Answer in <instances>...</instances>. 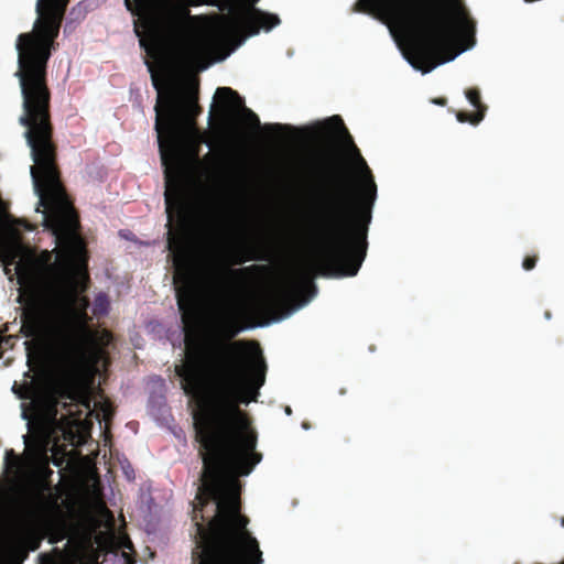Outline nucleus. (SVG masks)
Wrapping results in <instances>:
<instances>
[{
	"mask_svg": "<svg viewBox=\"0 0 564 564\" xmlns=\"http://www.w3.org/2000/svg\"><path fill=\"white\" fill-rule=\"evenodd\" d=\"M69 0H37V18L31 32L17 40L22 113L19 123L34 164L30 169L35 193L44 207L43 225L57 242L69 241L79 229V216L61 181L57 145L53 140L51 90L47 85V63L56 50V39Z\"/></svg>",
	"mask_w": 564,
	"mask_h": 564,
	"instance_id": "nucleus-1",
	"label": "nucleus"
},
{
	"mask_svg": "<svg viewBox=\"0 0 564 564\" xmlns=\"http://www.w3.org/2000/svg\"><path fill=\"white\" fill-rule=\"evenodd\" d=\"M318 129L322 138L340 144L343 155L323 152L313 165L312 171L328 185L314 223L321 242L314 268L327 276H354L366 257L377 185L339 116L326 119Z\"/></svg>",
	"mask_w": 564,
	"mask_h": 564,
	"instance_id": "nucleus-2",
	"label": "nucleus"
},
{
	"mask_svg": "<svg viewBox=\"0 0 564 564\" xmlns=\"http://www.w3.org/2000/svg\"><path fill=\"white\" fill-rule=\"evenodd\" d=\"M51 252L30 256L28 284L18 296L22 304L21 333L25 337L52 335L47 352L65 368L83 365L89 356L95 330L86 312L88 301L76 307V280L79 273L67 252L57 264Z\"/></svg>",
	"mask_w": 564,
	"mask_h": 564,
	"instance_id": "nucleus-3",
	"label": "nucleus"
},
{
	"mask_svg": "<svg viewBox=\"0 0 564 564\" xmlns=\"http://www.w3.org/2000/svg\"><path fill=\"white\" fill-rule=\"evenodd\" d=\"M259 463H203L193 502L196 546L192 564H262V552L241 514V482Z\"/></svg>",
	"mask_w": 564,
	"mask_h": 564,
	"instance_id": "nucleus-4",
	"label": "nucleus"
},
{
	"mask_svg": "<svg viewBox=\"0 0 564 564\" xmlns=\"http://www.w3.org/2000/svg\"><path fill=\"white\" fill-rule=\"evenodd\" d=\"M152 85L158 91L155 131L162 164L165 169L166 188L164 192L167 215V247L173 253L175 267L174 284L177 301H197V289L188 251V236L192 216L178 181H172L169 165L178 159L183 143L193 131L195 120L202 112L198 105V87L177 90L169 86L165 66L160 72L147 61Z\"/></svg>",
	"mask_w": 564,
	"mask_h": 564,
	"instance_id": "nucleus-5",
	"label": "nucleus"
},
{
	"mask_svg": "<svg viewBox=\"0 0 564 564\" xmlns=\"http://www.w3.org/2000/svg\"><path fill=\"white\" fill-rule=\"evenodd\" d=\"M446 0H357L351 12L369 14L390 29L411 35L406 58L422 73L453 61L458 52L454 45V26L445 10ZM455 22L468 35L475 33V22L459 0Z\"/></svg>",
	"mask_w": 564,
	"mask_h": 564,
	"instance_id": "nucleus-6",
	"label": "nucleus"
},
{
	"mask_svg": "<svg viewBox=\"0 0 564 564\" xmlns=\"http://www.w3.org/2000/svg\"><path fill=\"white\" fill-rule=\"evenodd\" d=\"M37 339V357L42 367L56 373L59 378L57 386L44 398L43 406L47 415L55 420L57 415V408L61 404L64 409L68 408L67 400L74 402L78 400V394L73 389V383L77 377L83 373L86 369L94 367L98 364L104 350L102 343L98 337V332L95 330V338L89 350L88 359L80 366L75 368H65L54 361L47 352L48 343H51L52 335L32 337Z\"/></svg>",
	"mask_w": 564,
	"mask_h": 564,
	"instance_id": "nucleus-7",
	"label": "nucleus"
},
{
	"mask_svg": "<svg viewBox=\"0 0 564 564\" xmlns=\"http://www.w3.org/2000/svg\"><path fill=\"white\" fill-rule=\"evenodd\" d=\"M259 0H192L193 6L212 4L229 14L223 18V29L227 33L257 35L260 30L270 31L280 24L276 14L264 12L254 7Z\"/></svg>",
	"mask_w": 564,
	"mask_h": 564,
	"instance_id": "nucleus-8",
	"label": "nucleus"
},
{
	"mask_svg": "<svg viewBox=\"0 0 564 564\" xmlns=\"http://www.w3.org/2000/svg\"><path fill=\"white\" fill-rule=\"evenodd\" d=\"M316 286L306 273L288 276L251 302L253 311L264 315H278L292 305H303L316 293Z\"/></svg>",
	"mask_w": 564,
	"mask_h": 564,
	"instance_id": "nucleus-9",
	"label": "nucleus"
},
{
	"mask_svg": "<svg viewBox=\"0 0 564 564\" xmlns=\"http://www.w3.org/2000/svg\"><path fill=\"white\" fill-rule=\"evenodd\" d=\"M215 99L220 104L225 111L237 112L242 111L248 122L254 128L260 127V120L258 116L250 109L245 107V100L239 94L230 87H219L216 90Z\"/></svg>",
	"mask_w": 564,
	"mask_h": 564,
	"instance_id": "nucleus-10",
	"label": "nucleus"
},
{
	"mask_svg": "<svg viewBox=\"0 0 564 564\" xmlns=\"http://www.w3.org/2000/svg\"><path fill=\"white\" fill-rule=\"evenodd\" d=\"M182 59L189 68L204 70L209 66V48L203 41H192L184 45Z\"/></svg>",
	"mask_w": 564,
	"mask_h": 564,
	"instance_id": "nucleus-11",
	"label": "nucleus"
},
{
	"mask_svg": "<svg viewBox=\"0 0 564 564\" xmlns=\"http://www.w3.org/2000/svg\"><path fill=\"white\" fill-rule=\"evenodd\" d=\"M257 265L245 267L240 269L224 268L219 271L216 279V288L224 294L231 293L235 288L240 284Z\"/></svg>",
	"mask_w": 564,
	"mask_h": 564,
	"instance_id": "nucleus-12",
	"label": "nucleus"
},
{
	"mask_svg": "<svg viewBox=\"0 0 564 564\" xmlns=\"http://www.w3.org/2000/svg\"><path fill=\"white\" fill-rule=\"evenodd\" d=\"M48 485L41 490L35 491L26 506V513L34 519H46L51 510L57 508V498L46 495L44 491Z\"/></svg>",
	"mask_w": 564,
	"mask_h": 564,
	"instance_id": "nucleus-13",
	"label": "nucleus"
},
{
	"mask_svg": "<svg viewBox=\"0 0 564 564\" xmlns=\"http://www.w3.org/2000/svg\"><path fill=\"white\" fill-rule=\"evenodd\" d=\"M143 29L148 36L140 33L139 28L135 25V33L139 36L140 46L147 51L149 55H153L158 46L159 35L155 21L147 19L143 21Z\"/></svg>",
	"mask_w": 564,
	"mask_h": 564,
	"instance_id": "nucleus-14",
	"label": "nucleus"
},
{
	"mask_svg": "<svg viewBox=\"0 0 564 564\" xmlns=\"http://www.w3.org/2000/svg\"><path fill=\"white\" fill-rule=\"evenodd\" d=\"M456 118L462 123L468 122L473 126H477L482 121L485 115L482 112V109H479L478 111L475 112L457 111Z\"/></svg>",
	"mask_w": 564,
	"mask_h": 564,
	"instance_id": "nucleus-15",
	"label": "nucleus"
},
{
	"mask_svg": "<svg viewBox=\"0 0 564 564\" xmlns=\"http://www.w3.org/2000/svg\"><path fill=\"white\" fill-rule=\"evenodd\" d=\"M465 96L470 105L478 111L482 109L484 115L486 113L487 106L481 101L480 91L478 88H469L465 91Z\"/></svg>",
	"mask_w": 564,
	"mask_h": 564,
	"instance_id": "nucleus-16",
	"label": "nucleus"
},
{
	"mask_svg": "<svg viewBox=\"0 0 564 564\" xmlns=\"http://www.w3.org/2000/svg\"><path fill=\"white\" fill-rule=\"evenodd\" d=\"M20 465V458L14 454L13 449L6 451V468L12 469L18 468Z\"/></svg>",
	"mask_w": 564,
	"mask_h": 564,
	"instance_id": "nucleus-17",
	"label": "nucleus"
},
{
	"mask_svg": "<svg viewBox=\"0 0 564 564\" xmlns=\"http://www.w3.org/2000/svg\"><path fill=\"white\" fill-rule=\"evenodd\" d=\"M264 129L268 132L280 133L282 131L292 129V127L286 126V124H282V123H270V124H265Z\"/></svg>",
	"mask_w": 564,
	"mask_h": 564,
	"instance_id": "nucleus-18",
	"label": "nucleus"
},
{
	"mask_svg": "<svg viewBox=\"0 0 564 564\" xmlns=\"http://www.w3.org/2000/svg\"><path fill=\"white\" fill-rule=\"evenodd\" d=\"M536 261H538V256L536 254H533V256H527L523 261H522V268L525 270V271H530L532 269L535 268L536 265Z\"/></svg>",
	"mask_w": 564,
	"mask_h": 564,
	"instance_id": "nucleus-19",
	"label": "nucleus"
},
{
	"mask_svg": "<svg viewBox=\"0 0 564 564\" xmlns=\"http://www.w3.org/2000/svg\"><path fill=\"white\" fill-rule=\"evenodd\" d=\"M259 258L256 257V256H249V257H245L241 252H236L234 256H232V263L234 264H241L248 260H258Z\"/></svg>",
	"mask_w": 564,
	"mask_h": 564,
	"instance_id": "nucleus-20",
	"label": "nucleus"
},
{
	"mask_svg": "<svg viewBox=\"0 0 564 564\" xmlns=\"http://www.w3.org/2000/svg\"><path fill=\"white\" fill-rule=\"evenodd\" d=\"M66 538V531L65 529L63 528L61 530V532L58 534H56L55 536L52 538V542H58V541H62Z\"/></svg>",
	"mask_w": 564,
	"mask_h": 564,
	"instance_id": "nucleus-21",
	"label": "nucleus"
},
{
	"mask_svg": "<svg viewBox=\"0 0 564 564\" xmlns=\"http://www.w3.org/2000/svg\"><path fill=\"white\" fill-rule=\"evenodd\" d=\"M0 335H1L2 337H4V336L2 335V333H0ZM9 337H10V340H9V341H3V343L1 344L0 350H1L3 354H4V351L7 350L8 346L10 345L11 340H12V337H11V336H9Z\"/></svg>",
	"mask_w": 564,
	"mask_h": 564,
	"instance_id": "nucleus-22",
	"label": "nucleus"
},
{
	"mask_svg": "<svg viewBox=\"0 0 564 564\" xmlns=\"http://www.w3.org/2000/svg\"><path fill=\"white\" fill-rule=\"evenodd\" d=\"M433 102L438 105V106H445L447 100H446V98L441 97V98L433 99Z\"/></svg>",
	"mask_w": 564,
	"mask_h": 564,
	"instance_id": "nucleus-23",
	"label": "nucleus"
},
{
	"mask_svg": "<svg viewBox=\"0 0 564 564\" xmlns=\"http://www.w3.org/2000/svg\"><path fill=\"white\" fill-rule=\"evenodd\" d=\"M19 224L23 225L24 229H26V230H32L33 229L32 226L28 221H25V220H21V221H19Z\"/></svg>",
	"mask_w": 564,
	"mask_h": 564,
	"instance_id": "nucleus-24",
	"label": "nucleus"
},
{
	"mask_svg": "<svg viewBox=\"0 0 564 564\" xmlns=\"http://www.w3.org/2000/svg\"><path fill=\"white\" fill-rule=\"evenodd\" d=\"M13 391H14V393H17V394L19 395V398H21V399H29V398H30V395H29V394L20 393V392L15 389V387H13Z\"/></svg>",
	"mask_w": 564,
	"mask_h": 564,
	"instance_id": "nucleus-25",
	"label": "nucleus"
},
{
	"mask_svg": "<svg viewBox=\"0 0 564 564\" xmlns=\"http://www.w3.org/2000/svg\"><path fill=\"white\" fill-rule=\"evenodd\" d=\"M544 316H545V318H546V319H550V318H551V312H550V311H546V312L544 313Z\"/></svg>",
	"mask_w": 564,
	"mask_h": 564,
	"instance_id": "nucleus-26",
	"label": "nucleus"
},
{
	"mask_svg": "<svg viewBox=\"0 0 564 564\" xmlns=\"http://www.w3.org/2000/svg\"><path fill=\"white\" fill-rule=\"evenodd\" d=\"M126 4H127V8H128L129 10H131V2H130V0H126Z\"/></svg>",
	"mask_w": 564,
	"mask_h": 564,
	"instance_id": "nucleus-27",
	"label": "nucleus"
},
{
	"mask_svg": "<svg viewBox=\"0 0 564 564\" xmlns=\"http://www.w3.org/2000/svg\"><path fill=\"white\" fill-rule=\"evenodd\" d=\"M22 416H23V419H28L29 417L25 410L23 411V415Z\"/></svg>",
	"mask_w": 564,
	"mask_h": 564,
	"instance_id": "nucleus-28",
	"label": "nucleus"
},
{
	"mask_svg": "<svg viewBox=\"0 0 564 564\" xmlns=\"http://www.w3.org/2000/svg\"><path fill=\"white\" fill-rule=\"evenodd\" d=\"M20 269H21L20 265H18V272H20ZM19 275H20V279L24 278L21 273H19Z\"/></svg>",
	"mask_w": 564,
	"mask_h": 564,
	"instance_id": "nucleus-29",
	"label": "nucleus"
},
{
	"mask_svg": "<svg viewBox=\"0 0 564 564\" xmlns=\"http://www.w3.org/2000/svg\"><path fill=\"white\" fill-rule=\"evenodd\" d=\"M84 404L89 408V400L85 401Z\"/></svg>",
	"mask_w": 564,
	"mask_h": 564,
	"instance_id": "nucleus-30",
	"label": "nucleus"
},
{
	"mask_svg": "<svg viewBox=\"0 0 564 564\" xmlns=\"http://www.w3.org/2000/svg\"><path fill=\"white\" fill-rule=\"evenodd\" d=\"M285 411H286V413H288V414H291V412H292V411H291V409H290L289 406L286 408V410H285Z\"/></svg>",
	"mask_w": 564,
	"mask_h": 564,
	"instance_id": "nucleus-31",
	"label": "nucleus"
},
{
	"mask_svg": "<svg viewBox=\"0 0 564 564\" xmlns=\"http://www.w3.org/2000/svg\"><path fill=\"white\" fill-rule=\"evenodd\" d=\"M561 524H562V527H564V517L561 520Z\"/></svg>",
	"mask_w": 564,
	"mask_h": 564,
	"instance_id": "nucleus-32",
	"label": "nucleus"
}]
</instances>
